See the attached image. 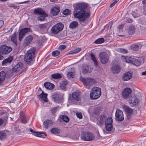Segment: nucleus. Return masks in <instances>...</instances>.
I'll return each mask as SVG.
<instances>
[{
  "mask_svg": "<svg viewBox=\"0 0 146 146\" xmlns=\"http://www.w3.org/2000/svg\"><path fill=\"white\" fill-rule=\"evenodd\" d=\"M87 6L86 3H79L74 7V16L75 18L78 19L80 23L82 25L91 14L90 10L86 9Z\"/></svg>",
  "mask_w": 146,
  "mask_h": 146,
  "instance_id": "obj_1",
  "label": "nucleus"
},
{
  "mask_svg": "<svg viewBox=\"0 0 146 146\" xmlns=\"http://www.w3.org/2000/svg\"><path fill=\"white\" fill-rule=\"evenodd\" d=\"M101 94V89L97 87H94L91 90L90 98L92 100H96L99 98Z\"/></svg>",
  "mask_w": 146,
  "mask_h": 146,
  "instance_id": "obj_2",
  "label": "nucleus"
},
{
  "mask_svg": "<svg viewBox=\"0 0 146 146\" xmlns=\"http://www.w3.org/2000/svg\"><path fill=\"white\" fill-rule=\"evenodd\" d=\"M81 80L87 88H89L90 86L96 83V81L94 79L90 77L82 78Z\"/></svg>",
  "mask_w": 146,
  "mask_h": 146,
  "instance_id": "obj_3",
  "label": "nucleus"
},
{
  "mask_svg": "<svg viewBox=\"0 0 146 146\" xmlns=\"http://www.w3.org/2000/svg\"><path fill=\"white\" fill-rule=\"evenodd\" d=\"M110 53V52L109 51L102 52L100 53L99 56L100 62L102 64H106L108 62Z\"/></svg>",
  "mask_w": 146,
  "mask_h": 146,
  "instance_id": "obj_4",
  "label": "nucleus"
},
{
  "mask_svg": "<svg viewBox=\"0 0 146 146\" xmlns=\"http://www.w3.org/2000/svg\"><path fill=\"white\" fill-rule=\"evenodd\" d=\"M64 27V25L61 23H58L51 28L50 33L54 35L58 34L63 30Z\"/></svg>",
  "mask_w": 146,
  "mask_h": 146,
  "instance_id": "obj_5",
  "label": "nucleus"
},
{
  "mask_svg": "<svg viewBox=\"0 0 146 146\" xmlns=\"http://www.w3.org/2000/svg\"><path fill=\"white\" fill-rule=\"evenodd\" d=\"M80 137L82 140L87 141H92L94 139L93 134L89 132H82Z\"/></svg>",
  "mask_w": 146,
  "mask_h": 146,
  "instance_id": "obj_6",
  "label": "nucleus"
},
{
  "mask_svg": "<svg viewBox=\"0 0 146 146\" xmlns=\"http://www.w3.org/2000/svg\"><path fill=\"white\" fill-rule=\"evenodd\" d=\"M12 48L10 46L3 45L0 47V52L3 55L9 54L12 50Z\"/></svg>",
  "mask_w": 146,
  "mask_h": 146,
  "instance_id": "obj_7",
  "label": "nucleus"
},
{
  "mask_svg": "<svg viewBox=\"0 0 146 146\" xmlns=\"http://www.w3.org/2000/svg\"><path fill=\"white\" fill-rule=\"evenodd\" d=\"M50 26V24L48 23L40 24L38 25L39 30L42 34L46 33Z\"/></svg>",
  "mask_w": 146,
  "mask_h": 146,
  "instance_id": "obj_8",
  "label": "nucleus"
},
{
  "mask_svg": "<svg viewBox=\"0 0 146 146\" xmlns=\"http://www.w3.org/2000/svg\"><path fill=\"white\" fill-rule=\"evenodd\" d=\"M52 96L53 100L55 103H60L63 101L62 97L58 92L54 93Z\"/></svg>",
  "mask_w": 146,
  "mask_h": 146,
  "instance_id": "obj_9",
  "label": "nucleus"
},
{
  "mask_svg": "<svg viewBox=\"0 0 146 146\" xmlns=\"http://www.w3.org/2000/svg\"><path fill=\"white\" fill-rule=\"evenodd\" d=\"M23 68V64L20 62H18L13 68L12 72L17 73L20 74L22 71Z\"/></svg>",
  "mask_w": 146,
  "mask_h": 146,
  "instance_id": "obj_10",
  "label": "nucleus"
},
{
  "mask_svg": "<svg viewBox=\"0 0 146 146\" xmlns=\"http://www.w3.org/2000/svg\"><path fill=\"white\" fill-rule=\"evenodd\" d=\"M105 124L106 128L108 131H111L113 129L112 118L109 117L106 118Z\"/></svg>",
  "mask_w": 146,
  "mask_h": 146,
  "instance_id": "obj_11",
  "label": "nucleus"
},
{
  "mask_svg": "<svg viewBox=\"0 0 146 146\" xmlns=\"http://www.w3.org/2000/svg\"><path fill=\"white\" fill-rule=\"evenodd\" d=\"M106 118V116L104 115L98 116L97 119V124L99 126H102L105 124Z\"/></svg>",
  "mask_w": 146,
  "mask_h": 146,
  "instance_id": "obj_12",
  "label": "nucleus"
},
{
  "mask_svg": "<svg viewBox=\"0 0 146 146\" xmlns=\"http://www.w3.org/2000/svg\"><path fill=\"white\" fill-rule=\"evenodd\" d=\"M123 108L126 113L127 118L129 119L133 114V110L129 107L125 105L123 106Z\"/></svg>",
  "mask_w": 146,
  "mask_h": 146,
  "instance_id": "obj_13",
  "label": "nucleus"
},
{
  "mask_svg": "<svg viewBox=\"0 0 146 146\" xmlns=\"http://www.w3.org/2000/svg\"><path fill=\"white\" fill-rule=\"evenodd\" d=\"M115 119L118 121H122L124 119L123 113L120 110H117L115 114Z\"/></svg>",
  "mask_w": 146,
  "mask_h": 146,
  "instance_id": "obj_14",
  "label": "nucleus"
},
{
  "mask_svg": "<svg viewBox=\"0 0 146 146\" xmlns=\"http://www.w3.org/2000/svg\"><path fill=\"white\" fill-rule=\"evenodd\" d=\"M31 29L29 28H25L21 29L19 33V39L21 41L24 35L27 33L29 32H31Z\"/></svg>",
  "mask_w": 146,
  "mask_h": 146,
  "instance_id": "obj_15",
  "label": "nucleus"
},
{
  "mask_svg": "<svg viewBox=\"0 0 146 146\" xmlns=\"http://www.w3.org/2000/svg\"><path fill=\"white\" fill-rule=\"evenodd\" d=\"M131 89L129 88H125L122 92V95L124 98L127 99L129 98L132 92Z\"/></svg>",
  "mask_w": 146,
  "mask_h": 146,
  "instance_id": "obj_16",
  "label": "nucleus"
},
{
  "mask_svg": "<svg viewBox=\"0 0 146 146\" xmlns=\"http://www.w3.org/2000/svg\"><path fill=\"white\" fill-rule=\"evenodd\" d=\"M139 102V100L137 96L134 95L130 99L129 103L131 106H134L137 105Z\"/></svg>",
  "mask_w": 146,
  "mask_h": 146,
  "instance_id": "obj_17",
  "label": "nucleus"
},
{
  "mask_svg": "<svg viewBox=\"0 0 146 146\" xmlns=\"http://www.w3.org/2000/svg\"><path fill=\"white\" fill-rule=\"evenodd\" d=\"M30 131L34 135L41 138H45L46 135L45 133L35 132L32 129H29Z\"/></svg>",
  "mask_w": 146,
  "mask_h": 146,
  "instance_id": "obj_18",
  "label": "nucleus"
},
{
  "mask_svg": "<svg viewBox=\"0 0 146 146\" xmlns=\"http://www.w3.org/2000/svg\"><path fill=\"white\" fill-rule=\"evenodd\" d=\"M13 59V56L8 57L2 62V65L3 66H6L10 64Z\"/></svg>",
  "mask_w": 146,
  "mask_h": 146,
  "instance_id": "obj_19",
  "label": "nucleus"
},
{
  "mask_svg": "<svg viewBox=\"0 0 146 146\" xmlns=\"http://www.w3.org/2000/svg\"><path fill=\"white\" fill-rule=\"evenodd\" d=\"M121 69L120 66L118 65H115L112 66L111 68V71L113 74L119 73Z\"/></svg>",
  "mask_w": 146,
  "mask_h": 146,
  "instance_id": "obj_20",
  "label": "nucleus"
},
{
  "mask_svg": "<svg viewBox=\"0 0 146 146\" xmlns=\"http://www.w3.org/2000/svg\"><path fill=\"white\" fill-rule=\"evenodd\" d=\"M17 34L16 33H15L9 36V38L15 44V46H17Z\"/></svg>",
  "mask_w": 146,
  "mask_h": 146,
  "instance_id": "obj_21",
  "label": "nucleus"
},
{
  "mask_svg": "<svg viewBox=\"0 0 146 146\" xmlns=\"http://www.w3.org/2000/svg\"><path fill=\"white\" fill-rule=\"evenodd\" d=\"M35 49L34 48H31L27 51L26 54L34 58L35 56Z\"/></svg>",
  "mask_w": 146,
  "mask_h": 146,
  "instance_id": "obj_22",
  "label": "nucleus"
},
{
  "mask_svg": "<svg viewBox=\"0 0 146 146\" xmlns=\"http://www.w3.org/2000/svg\"><path fill=\"white\" fill-rule=\"evenodd\" d=\"M35 49L34 48H31L27 51L26 54L34 58L35 56Z\"/></svg>",
  "mask_w": 146,
  "mask_h": 146,
  "instance_id": "obj_23",
  "label": "nucleus"
},
{
  "mask_svg": "<svg viewBox=\"0 0 146 146\" xmlns=\"http://www.w3.org/2000/svg\"><path fill=\"white\" fill-rule=\"evenodd\" d=\"M60 11L59 7L58 6H56L54 7L51 9L50 12L53 16H55L58 14Z\"/></svg>",
  "mask_w": 146,
  "mask_h": 146,
  "instance_id": "obj_24",
  "label": "nucleus"
},
{
  "mask_svg": "<svg viewBox=\"0 0 146 146\" xmlns=\"http://www.w3.org/2000/svg\"><path fill=\"white\" fill-rule=\"evenodd\" d=\"M132 74L129 72H125L124 74L123 77V80L124 81H127L130 80L132 78Z\"/></svg>",
  "mask_w": 146,
  "mask_h": 146,
  "instance_id": "obj_25",
  "label": "nucleus"
},
{
  "mask_svg": "<svg viewBox=\"0 0 146 146\" xmlns=\"http://www.w3.org/2000/svg\"><path fill=\"white\" fill-rule=\"evenodd\" d=\"M47 94H45L42 91V93L38 96V98L45 102H47L48 100L47 99Z\"/></svg>",
  "mask_w": 146,
  "mask_h": 146,
  "instance_id": "obj_26",
  "label": "nucleus"
},
{
  "mask_svg": "<svg viewBox=\"0 0 146 146\" xmlns=\"http://www.w3.org/2000/svg\"><path fill=\"white\" fill-rule=\"evenodd\" d=\"M20 117L21 122L23 123H25L27 122L28 119L25 115L23 112L20 113Z\"/></svg>",
  "mask_w": 146,
  "mask_h": 146,
  "instance_id": "obj_27",
  "label": "nucleus"
},
{
  "mask_svg": "<svg viewBox=\"0 0 146 146\" xmlns=\"http://www.w3.org/2000/svg\"><path fill=\"white\" fill-rule=\"evenodd\" d=\"M80 92H74L72 94L73 98L74 100L78 101L80 99Z\"/></svg>",
  "mask_w": 146,
  "mask_h": 146,
  "instance_id": "obj_28",
  "label": "nucleus"
},
{
  "mask_svg": "<svg viewBox=\"0 0 146 146\" xmlns=\"http://www.w3.org/2000/svg\"><path fill=\"white\" fill-rule=\"evenodd\" d=\"M33 39L32 35H29L27 36L24 40V44L25 45H27Z\"/></svg>",
  "mask_w": 146,
  "mask_h": 146,
  "instance_id": "obj_29",
  "label": "nucleus"
},
{
  "mask_svg": "<svg viewBox=\"0 0 146 146\" xmlns=\"http://www.w3.org/2000/svg\"><path fill=\"white\" fill-rule=\"evenodd\" d=\"M53 122L51 120H47L45 121L44 122V127L45 129H47V128L53 124Z\"/></svg>",
  "mask_w": 146,
  "mask_h": 146,
  "instance_id": "obj_30",
  "label": "nucleus"
},
{
  "mask_svg": "<svg viewBox=\"0 0 146 146\" xmlns=\"http://www.w3.org/2000/svg\"><path fill=\"white\" fill-rule=\"evenodd\" d=\"M44 85L46 88L49 90L52 89L54 88V85L49 82L44 83Z\"/></svg>",
  "mask_w": 146,
  "mask_h": 146,
  "instance_id": "obj_31",
  "label": "nucleus"
},
{
  "mask_svg": "<svg viewBox=\"0 0 146 146\" xmlns=\"http://www.w3.org/2000/svg\"><path fill=\"white\" fill-rule=\"evenodd\" d=\"M33 59L32 57H31L26 54L24 58V60L27 64H29L31 63Z\"/></svg>",
  "mask_w": 146,
  "mask_h": 146,
  "instance_id": "obj_32",
  "label": "nucleus"
},
{
  "mask_svg": "<svg viewBox=\"0 0 146 146\" xmlns=\"http://www.w3.org/2000/svg\"><path fill=\"white\" fill-rule=\"evenodd\" d=\"M34 13L36 15L37 14L42 15L44 14V10L38 8L34 10Z\"/></svg>",
  "mask_w": 146,
  "mask_h": 146,
  "instance_id": "obj_33",
  "label": "nucleus"
},
{
  "mask_svg": "<svg viewBox=\"0 0 146 146\" xmlns=\"http://www.w3.org/2000/svg\"><path fill=\"white\" fill-rule=\"evenodd\" d=\"M135 29L134 26L133 25L130 26L128 29V33L130 35H133L135 33Z\"/></svg>",
  "mask_w": 146,
  "mask_h": 146,
  "instance_id": "obj_34",
  "label": "nucleus"
},
{
  "mask_svg": "<svg viewBox=\"0 0 146 146\" xmlns=\"http://www.w3.org/2000/svg\"><path fill=\"white\" fill-rule=\"evenodd\" d=\"M78 25V23L76 21H73L69 25V28L72 29H75Z\"/></svg>",
  "mask_w": 146,
  "mask_h": 146,
  "instance_id": "obj_35",
  "label": "nucleus"
},
{
  "mask_svg": "<svg viewBox=\"0 0 146 146\" xmlns=\"http://www.w3.org/2000/svg\"><path fill=\"white\" fill-rule=\"evenodd\" d=\"M6 74L4 71L0 72V84L2 83L5 77Z\"/></svg>",
  "mask_w": 146,
  "mask_h": 146,
  "instance_id": "obj_36",
  "label": "nucleus"
},
{
  "mask_svg": "<svg viewBox=\"0 0 146 146\" xmlns=\"http://www.w3.org/2000/svg\"><path fill=\"white\" fill-rule=\"evenodd\" d=\"M68 84L67 81H63L60 84V88L62 90L65 89L66 88V86Z\"/></svg>",
  "mask_w": 146,
  "mask_h": 146,
  "instance_id": "obj_37",
  "label": "nucleus"
},
{
  "mask_svg": "<svg viewBox=\"0 0 146 146\" xmlns=\"http://www.w3.org/2000/svg\"><path fill=\"white\" fill-rule=\"evenodd\" d=\"M105 41L104 38H99L96 40L94 41V43L96 44H100L103 43Z\"/></svg>",
  "mask_w": 146,
  "mask_h": 146,
  "instance_id": "obj_38",
  "label": "nucleus"
},
{
  "mask_svg": "<svg viewBox=\"0 0 146 146\" xmlns=\"http://www.w3.org/2000/svg\"><path fill=\"white\" fill-rule=\"evenodd\" d=\"M142 62V61L140 62L139 60H137V59L133 58L132 64L136 66H139L141 64Z\"/></svg>",
  "mask_w": 146,
  "mask_h": 146,
  "instance_id": "obj_39",
  "label": "nucleus"
},
{
  "mask_svg": "<svg viewBox=\"0 0 146 146\" xmlns=\"http://www.w3.org/2000/svg\"><path fill=\"white\" fill-rule=\"evenodd\" d=\"M51 77L54 79H60L62 77L60 74L58 73H54L51 75Z\"/></svg>",
  "mask_w": 146,
  "mask_h": 146,
  "instance_id": "obj_40",
  "label": "nucleus"
},
{
  "mask_svg": "<svg viewBox=\"0 0 146 146\" xmlns=\"http://www.w3.org/2000/svg\"><path fill=\"white\" fill-rule=\"evenodd\" d=\"M133 58H131L129 57L125 56L124 57V61L125 62L132 63V61Z\"/></svg>",
  "mask_w": 146,
  "mask_h": 146,
  "instance_id": "obj_41",
  "label": "nucleus"
},
{
  "mask_svg": "<svg viewBox=\"0 0 146 146\" xmlns=\"http://www.w3.org/2000/svg\"><path fill=\"white\" fill-rule=\"evenodd\" d=\"M82 49L80 48H76L75 49L69 52V54H76L79 52Z\"/></svg>",
  "mask_w": 146,
  "mask_h": 146,
  "instance_id": "obj_42",
  "label": "nucleus"
},
{
  "mask_svg": "<svg viewBox=\"0 0 146 146\" xmlns=\"http://www.w3.org/2000/svg\"><path fill=\"white\" fill-rule=\"evenodd\" d=\"M90 56L91 57V59L94 62L95 66H97L98 65V63L94 56V54L92 53L90 54Z\"/></svg>",
  "mask_w": 146,
  "mask_h": 146,
  "instance_id": "obj_43",
  "label": "nucleus"
},
{
  "mask_svg": "<svg viewBox=\"0 0 146 146\" xmlns=\"http://www.w3.org/2000/svg\"><path fill=\"white\" fill-rule=\"evenodd\" d=\"M7 137V134L3 131H0V139H2L6 138Z\"/></svg>",
  "mask_w": 146,
  "mask_h": 146,
  "instance_id": "obj_44",
  "label": "nucleus"
},
{
  "mask_svg": "<svg viewBox=\"0 0 146 146\" xmlns=\"http://www.w3.org/2000/svg\"><path fill=\"white\" fill-rule=\"evenodd\" d=\"M42 15L38 17V20L40 21H44L46 17L47 16V15L46 14H42Z\"/></svg>",
  "mask_w": 146,
  "mask_h": 146,
  "instance_id": "obj_45",
  "label": "nucleus"
},
{
  "mask_svg": "<svg viewBox=\"0 0 146 146\" xmlns=\"http://www.w3.org/2000/svg\"><path fill=\"white\" fill-rule=\"evenodd\" d=\"M51 132L52 133L54 134H58L60 133V130L57 128H53L51 130Z\"/></svg>",
  "mask_w": 146,
  "mask_h": 146,
  "instance_id": "obj_46",
  "label": "nucleus"
},
{
  "mask_svg": "<svg viewBox=\"0 0 146 146\" xmlns=\"http://www.w3.org/2000/svg\"><path fill=\"white\" fill-rule=\"evenodd\" d=\"M117 51L119 52L123 53H127L128 52V50L123 48H118Z\"/></svg>",
  "mask_w": 146,
  "mask_h": 146,
  "instance_id": "obj_47",
  "label": "nucleus"
},
{
  "mask_svg": "<svg viewBox=\"0 0 146 146\" xmlns=\"http://www.w3.org/2000/svg\"><path fill=\"white\" fill-rule=\"evenodd\" d=\"M74 75V73L72 72H69L67 74V76L69 78H72Z\"/></svg>",
  "mask_w": 146,
  "mask_h": 146,
  "instance_id": "obj_48",
  "label": "nucleus"
},
{
  "mask_svg": "<svg viewBox=\"0 0 146 146\" xmlns=\"http://www.w3.org/2000/svg\"><path fill=\"white\" fill-rule=\"evenodd\" d=\"M139 45L137 44H134L131 46V49L134 50H137L139 48Z\"/></svg>",
  "mask_w": 146,
  "mask_h": 146,
  "instance_id": "obj_49",
  "label": "nucleus"
},
{
  "mask_svg": "<svg viewBox=\"0 0 146 146\" xmlns=\"http://www.w3.org/2000/svg\"><path fill=\"white\" fill-rule=\"evenodd\" d=\"M61 119L64 122H67L69 121V119L66 115H63L61 117Z\"/></svg>",
  "mask_w": 146,
  "mask_h": 146,
  "instance_id": "obj_50",
  "label": "nucleus"
},
{
  "mask_svg": "<svg viewBox=\"0 0 146 146\" xmlns=\"http://www.w3.org/2000/svg\"><path fill=\"white\" fill-rule=\"evenodd\" d=\"M52 54L53 56H56L59 54L60 52L57 50H55L52 52Z\"/></svg>",
  "mask_w": 146,
  "mask_h": 146,
  "instance_id": "obj_51",
  "label": "nucleus"
},
{
  "mask_svg": "<svg viewBox=\"0 0 146 146\" xmlns=\"http://www.w3.org/2000/svg\"><path fill=\"white\" fill-rule=\"evenodd\" d=\"M100 109L98 107L96 108L94 110V113L95 114H98L100 113Z\"/></svg>",
  "mask_w": 146,
  "mask_h": 146,
  "instance_id": "obj_52",
  "label": "nucleus"
},
{
  "mask_svg": "<svg viewBox=\"0 0 146 146\" xmlns=\"http://www.w3.org/2000/svg\"><path fill=\"white\" fill-rule=\"evenodd\" d=\"M88 66H87L86 68L83 69L82 71V73L84 74H86L88 72H89L88 71Z\"/></svg>",
  "mask_w": 146,
  "mask_h": 146,
  "instance_id": "obj_53",
  "label": "nucleus"
},
{
  "mask_svg": "<svg viewBox=\"0 0 146 146\" xmlns=\"http://www.w3.org/2000/svg\"><path fill=\"white\" fill-rule=\"evenodd\" d=\"M70 13V11L68 9H66L64 11L63 13L65 15H67Z\"/></svg>",
  "mask_w": 146,
  "mask_h": 146,
  "instance_id": "obj_54",
  "label": "nucleus"
},
{
  "mask_svg": "<svg viewBox=\"0 0 146 146\" xmlns=\"http://www.w3.org/2000/svg\"><path fill=\"white\" fill-rule=\"evenodd\" d=\"M66 46L65 45L63 44L60 46L59 47L58 49L60 50L64 49L66 48Z\"/></svg>",
  "mask_w": 146,
  "mask_h": 146,
  "instance_id": "obj_55",
  "label": "nucleus"
},
{
  "mask_svg": "<svg viewBox=\"0 0 146 146\" xmlns=\"http://www.w3.org/2000/svg\"><path fill=\"white\" fill-rule=\"evenodd\" d=\"M76 115L77 116L79 119H82V116L81 113H76Z\"/></svg>",
  "mask_w": 146,
  "mask_h": 146,
  "instance_id": "obj_56",
  "label": "nucleus"
},
{
  "mask_svg": "<svg viewBox=\"0 0 146 146\" xmlns=\"http://www.w3.org/2000/svg\"><path fill=\"white\" fill-rule=\"evenodd\" d=\"M57 108L56 107L52 108L51 111L53 114L56 111Z\"/></svg>",
  "mask_w": 146,
  "mask_h": 146,
  "instance_id": "obj_57",
  "label": "nucleus"
},
{
  "mask_svg": "<svg viewBox=\"0 0 146 146\" xmlns=\"http://www.w3.org/2000/svg\"><path fill=\"white\" fill-rule=\"evenodd\" d=\"M4 24V22L2 20L0 21V29L1 27Z\"/></svg>",
  "mask_w": 146,
  "mask_h": 146,
  "instance_id": "obj_58",
  "label": "nucleus"
},
{
  "mask_svg": "<svg viewBox=\"0 0 146 146\" xmlns=\"http://www.w3.org/2000/svg\"><path fill=\"white\" fill-rule=\"evenodd\" d=\"M123 24H122L121 25H119L118 26V28L119 29H122L123 27Z\"/></svg>",
  "mask_w": 146,
  "mask_h": 146,
  "instance_id": "obj_59",
  "label": "nucleus"
},
{
  "mask_svg": "<svg viewBox=\"0 0 146 146\" xmlns=\"http://www.w3.org/2000/svg\"><path fill=\"white\" fill-rule=\"evenodd\" d=\"M0 52V60H2L4 58V56L1 54Z\"/></svg>",
  "mask_w": 146,
  "mask_h": 146,
  "instance_id": "obj_60",
  "label": "nucleus"
},
{
  "mask_svg": "<svg viewBox=\"0 0 146 146\" xmlns=\"http://www.w3.org/2000/svg\"><path fill=\"white\" fill-rule=\"evenodd\" d=\"M119 1V0H114L113 1V2H112V3L113 4H114V5H115L116 4V3L118 2V1Z\"/></svg>",
  "mask_w": 146,
  "mask_h": 146,
  "instance_id": "obj_61",
  "label": "nucleus"
},
{
  "mask_svg": "<svg viewBox=\"0 0 146 146\" xmlns=\"http://www.w3.org/2000/svg\"><path fill=\"white\" fill-rule=\"evenodd\" d=\"M3 119H2L0 118V126L3 123Z\"/></svg>",
  "mask_w": 146,
  "mask_h": 146,
  "instance_id": "obj_62",
  "label": "nucleus"
},
{
  "mask_svg": "<svg viewBox=\"0 0 146 146\" xmlns=\"http://www.w3.org/2000/svg\"><path fill=\"white\" fill-rule=\"evenodd\" d=\"M29 1H26L24 2H21L19 3V4H23V3H27L29 2Z\"/></svg>",
  "mask_w": 146,
  "mask_h": 146,
  "instance_id": "obj_63",
  "label": "nucleus"
},
{
  "mask_svg": "<svg viewBox=\"0 0 146 146\" xmlns=\"http://www.w3.org/2000/svg\"><path fill=\"white\" fill-rule=\"evenodd\" d=\"M142 74L143 75H146V71L142 72Z\"/></svg>",
  "mask_w": 146,
  "mask_h": 146,
  "instance_id": "obj_64",
  "label": "nucleus"
}]
</instances>
